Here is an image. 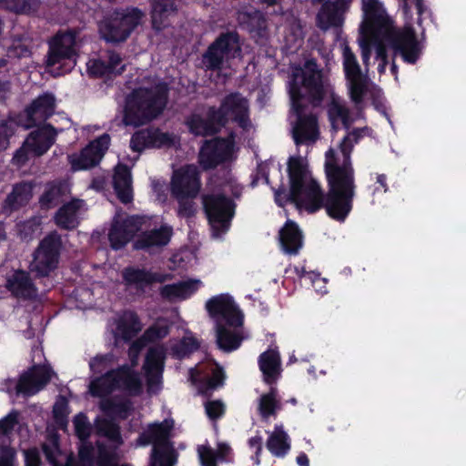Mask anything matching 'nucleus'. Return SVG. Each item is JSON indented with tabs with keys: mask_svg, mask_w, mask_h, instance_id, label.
I'll return each mask as SVG.
<instances>
[{
	"mask_svg": "<svg viewBox=\"0 0 466 466\" xmlns=\"http://www.w3.org/2000/svg\"><path fill=\"white\" fill-rule=\"evenodd\" d=\"M364 132V129L361 130ZM361 131H353L345 137L337 148L326 153L325 169L329 190L324 201L323 192L312 175L307 157H289L288 176L289 192H275L276 202L283 205L291 201L299 210L309 213L324 207L328 215L338 221H344L352 209L355 194L354 170L350 158L354 141Z\"/></svg>",
	"mask_w": 466,
	"mask_h": 466,
	"instance_id": "obj_1",
	"label": "nucleus"
},
{
	"mask_svg": "<svg viewBox=\"0 0 466 466\" xmlns=\"http://www.w3.org/2000/svg\"><path fill=\"white\" fill-rule=\"evenodd\" d=\"M362 8L364 19L360 25L359 44L365 68L370 66L374 48L380 60L378 71L383 74L388 64L387 46L394 49L407 63H415L422 47L412 28L405 27L402 31H397L379 0H362Z\"/></svg>",
	"mask_w": 466,
	"mask_h": 466,
	"instance_id": "obj_2",
	"label": "nucleus"
},
{
	"mask_svg": "<svg viewBox=\"0 0 466 466\" xmlns=\"http://www.w3.org/2000/svg\"><path fill=\"white\" fill-rule=\"evenodd\" d=\"M324 90L322 74L314 60H308L303 67L294 68L289 92L291 109L295 115L292 135L296 144H311L319 136V126L314 115H307L304 107L310 101L320 100Z\"/></svg>",
	"mask_w": 466,
	"mask_h": 466,
	"instance_id": "obj_3",
	"label": "nucleus"
},
{
	"mask_svg": "<svg viewBox=\"0 0 466 466\" xmlns=\"http://www.w3.org/2000/svg\"><path fill=\"white\" fill-rule=\"evenodd\" d=\"M167 101V86L157 77H143L126 97L123 122L142 125L160 115Z\"/></svg>",
	"mask_w": 466,
	"mask_h": 466,
	"instance_id": "obj_4",
	"label": "nucleus"
},
{
	"mask_svg": "<svg viewBox=\"0 0 466 466\" xmlns=\"http://www.w3.org/2000/svg\"><path fill=\"white\" fill-rule=\"evenodd\" d=\"M206 309L215 322L218 345L224 351H233L240 346L246 336L243 332V313L230 294L211 297Z\"/></svg>",
	"mask_w": 466,
	"mask_h": 466,
	"instance_id": "obj_5",
	"label": "nucleus"
},
{
	"mask_svg": "<svg viewBox=\"0 0 466 466\" xmlns=\"http://www.w3.org/2000/svg\"><path fill=\"white\" fill-rule=\"evenodd\" d=\"M230 120L235 121L247 132L252 128L249 119V103L240 94H230L224 97L218 111L209 109L207 120L199 115H193L189 117L187 125L194 135L207 136L218 132L222 125Z\"/></svg>",
	"mask_w": 466,
	"mask_h": 466,
	"instance_id": "obj_6",
	"label": "nucleus"
},
{
	"mask_svg": "<svg viewBox=\"0 0 466 466\" xmlns=\"http://www.w3.org/2000/svg\"><path fill=\"white\" fill-rule=\"evenodd\" d=\"M74 424L76 433L82 441V444L79 448L80 462L76 464L73 457H66L65 466H94L95 464L93 458L95 454V449H93L91 444L85 442V441H86V439L90 436L91 424L84 414L76 415L74 419ZM43 450L46 459L49 461V462H51L53 466L61 465L62 458H65V455H63L59 451L57 437H56V435H51V437L48 438L47 443L43 445ZM96 465L119 466V464L116 463L112 454L105 451L103 447L98 448V459L96 462Z\"/></svg>",
	"mask_w": 466,
	"mask_h": 466,
	"instance_id": "obj_7",
	"label": "nucleus"
},
{
	"mask_svg": "<svg viewBox=\"0 0 466 466\" xmlns=\"http://www.w3.org/2000/svg\"><path fill=\"white\" fill-rule=\"evenodd\" d=\"M143 347L142 339L132 343L128 351L131 365L122 366L116 370L108 371L102 377L92 380L89 385L91 394L105 396L115 390H120L127 395L141 394L143 392V382L134 367L138 363V355Z\"/></svg>",
	"mask_w": 466,
	"mask_h": 466,
	"instance_id": "obj_8",
	"label": "nucleus"
},
{
	"mask_svg": "<svg viewBox=\"0 0 466 466\" xmlns=\"http://www.w3.org/2000/svg\"><path fill=\"white\" fill-rule=\"evenodd\" d=\"M170 188L171 195L178 203L179 216H194L197 210L196 199L201 192V177L198 167L187 164L175 169L171 176Z\"/></svg>",
	"mask_w": 466,
	"mask_h": 466,
	"instance_id": "obj_9",
	"label": "nucleus"
},
{
	"mask_svg": "<svg viewBox=\"0 0 466 466\" xmlns=\"http://www.w3.org/2000/svg\"><path fill=\"white\" fill-rule=\"evenodd\" d=\"M80 47V39L76 31H59L48 40L46 67L48 71L59 76L71 71L76 63Z\"/></svg>",
	"mask_w": 466,
	"mask_h": 466,
	"instance_id": "obj_10",
	"label": "nucleus"
},
{
	"mask_svg": "<svg viewBox=\"0 0 466 466\" xmlns=\"http://www.w3.org/2000/svg\"><path fill=\"white\" fill-rule=\"evenodd\" d=\"M173 425L174 422L170 420H163L161 423H153L140 436L139 444H153L149 466H174L176 464L177 453L168 441Z\"/></svg>",
	"mask_w": 466,
	"mask_h": 466,
	"instance_id": "obj_11",
	"label": "nucleus"
},
{
	"mask_svg": "<svg viewBox=\"0 0 466 466\" xmlns=\"http://www.w3.org/2000/svg\"><path fill=\"white\" fill-rule=\"evenodd\" d=\"M238 57H241L239 36L237 33H227L222 34L208 47L203 62L208 68L216 69L218 74L227 77L231 75L232 61Z\"/></svg>",
	"mask_w": 466,
	"mask_h": 466,
	"instance_id": "obj_12",
	"label": "nucleus"
},
{
	"mask_svg": "<svg viewBox=\"0 0 466 466\" xmlns=\"http://www.w3.org/2000/svg\"><path fill=\"white\" fill-rule=\"evenodd\" d=\"M52 375L49 366H33L20 376L17 382L11 378H0V390H5L8 394L15 392V394L34 395L44 389Z\"/></svg>",
	"mask_w": 466,
	"mask_h": 466,
	"instance_id": "obj_13",
	"label": "nucleus"
},
{
	"mask_svg": "<svg viewBox=\"0 0 466 466\" xmlns=\"http://www.w3.org/2000/svg\"><path fill=\"white\" fill-rule=\"evenodd\" d=\"M63 248L61 236L56 232L48 233L34 251L30 269L38 276H47L57 268Z\"/></svg>",
	"mask_w": 466,
	"mask_h": 466,
	"instance_id": "obj_14",
	"label": "nucleus"
},
{
	"mask_svg": "<svg viewBox=\"0 0 466 466\" xmlns=\"http://www.w3.org/2000/svg\"><path fill=\"white\" fill-rule=\"evenodd\" d=\"M56 133V129L48 124L31 132L13 156V162L22 167L32 157L44 155L54 144Z\"/></svg>",
	"mask_w": 466,
	"mask_h": 466,
	"instance_id": "obj_15",
	"label": "nucleus"
},
{
	"mask_svg": "<svg viewBox=\"0 0 466 466\" xmlns=\"http://www.w3.org/2000/svg\"><path fill=\"white\" fill-rule=\"evenodd\" d=\"M203 204L213 236L220 237L229 228L230 220L234 215V204L229 198L221 195H206L203 197Z\"/></svg>",
	"mask_w": 466,
	"mask_h": 466,
	"instance_id": "obj_16",
	"label": "nucleus"
},
{
	"mask_svg": "<svg viewBox=\"0 0 466 466\" xmlns=\"http://www.w3.org/2000/svg\"><path fill=\"white\" fill-rule=\"evenodd\" d=\"M143 17L144 14L137 8L116 14L113 18L102 22L99 26L101 35L106 41L126 40L135 26L140 25Z\"/></svg>",
	"mask_w": 466,
	"mask_h": 466,
	"instance_id": "obj_17",
	"label": "nucleus"
},
{
	"mask_svg": "<svg viewBox=\"0 0 466 466\" xmlns=\"http://www.w3.org/2000/svg\"><path fill=\"white\" fill-rule=\"evenodd\" d=\"M343 70L350 96L356 104L362 101L366 90L367 78L363 75L355 54L348 45L342 46Z\"/></svg>",
	"mask_w": 466,
	"mask_h": 466,
	"instance_id": "obj_18",
	"label": "nucleus"
},
{
	"mask_svg": "<svg viewBox=\"0 0 466 466\" xmlns=\"http://www.w3.org/2000/svg\"><path fill=\"white\" fill-rule=\"evenodd\" d=\"M235 147L232 138H215L214 140L206 141L200 149L198 162L205 169L214 167L219 162L228 161L233 158Z\"/></svg>",
	"mask_w": 466,
	"mask_h": 466,
	"instance_id": "obj_19",
	"label": "nucleus"
},
{
	"mask_svg": "<svg viewBox=\"0 0 466 466\" xmlns=\"http://www.w3.org/2000/svg\"><path fill=\"white\" fill-rule=\"evenodd\" d=\"M145 221H147V218H138V216L124 218L119 213L116 215L108 234L112 248H123L126 243L130 241L137 231L140 230Z\"/></svg>",
	"mask_w": 466,
	"mask_h": 466,
	"instance_id": "obj_20",
	"label": "nucleus"
},
{
	"mask_svg": "<svg viewBox=\"0 0 466 466\" xmlns=\"http://www.w3.org/2000/svg\"><path fill=\"white\" fill-rule=\"evenodd\" d=\"M110 141L111 138L108 135H102L88 144L79 154L70 155L68 160L72 168L81 170L95 167L105 155Z\"/></svg>",
	"mask_w": 466,
	"mask_h": 466,
	"instance_id": "obj_21",
	"label": "nucleus"
},
{
	"mask_svg": "<svg viewBox=\"0 0 466 466\" xmlns=\"http://www.w3.org/2000/svg\"><path fill=\"white\" fill-rule=\"evenodd\" d=\"M165 350L162 346H153L146 355L143 370L147 378L149 394H157L162 388Z\"/></svg>",
	"mask_w": 466,
	"mask_h": 466,
	"instance_id": "obj_22",
	"label": "nucleus"
},
{
	"mask_svg": "<svg viewBox=\"0 0 466 466\" xmlns=\"http://www.w3.org/2000/svg\"><path fill=\"white\" fill-rule=\"evenodd\" d=\"M189 375L192 383L197 385L202 394L223 384V370L214 362L201 363L190 369Z\"/></svg>",
	"mask_w": 466,
	"mask_h": 466,
	"instance_id": "obj_23",
	"label": "nucleus"
},
{
	"mask_svg": "<svg viewBox=\"0 0 466 466\" xmlns=\"http://www.w3.org/2000/svg\"><path fill=\"white\" fill-rule=\"evenodd\" d=\"M350 3L351 0H336L323 4L318 13L317 25L323 31H328V29L339 31L343 25L344 15Z\"/></svg>",
	"mask_w": 466,
	"mask_h": 466,
	"instance_id": "obj_24",
	"label": "nucleus"
},
{
	"mask_svg": "<svg viewBox=\"0 0 466 466\" xmlns=\"http://www.w3.org/2000/svg\"><path fill=\"white\" fill-rule=\"evenodd\" d=\"M55 110L56 98L54 95L49 92L40 95L25 109L27 122L25 123V127H30L37 123H42L49 116H52Z\"/></svg>",
	"mask_w": 466,
	"mask_h": 466,
	"instance_id": "obj_25",
	"label": "nucleus"
},
{
	"mask_svg": "<svg viewBox=\"0 0 466 466\" xmlns=\"http://www.w3.org/2000/svg\"><path fill=\"white\" fill-rule=\"evenodd\" d=\"M174 142V137L167 132L158 129L147 128L136 132L131 137L130 147L135 152H141L147 147H164Z\"/></svg>",
	"mask_w": 466,
	"mask_h": 466,
	"instance_id": "obj_26",
	"label": "nucleus"
},
{
	"mask_svg": "<svg viewBox=\"0 0 466 466\" xmlns=\"http://www.w3.org/2000/svg\"><path fill=\"white\" fill-rule=\"evenodd\" d=\"M86 67L90 75L105 76L121 74L125 68V65L118 54L109 51L106 60L90 59L86 63Z\"/></svg>",
	"mask_w": 466,
	"mask_h": 466,
	"instance_id": "obj_27",
	"label": "nucleus"
},
{
	"mask_svg": "<svg viewBox=\"0 0 466 466\" xmlns=\"http://www.w3.org/2000/svg\"><path fill=\"white\" fill-rule=\"evenodd\" d=\"M280 247L285 253L297 254L303 245V235L295 221L288 220L279 231Z\"/></svg>",
	"mask_w": 466,
	"mask_h": 466,
	"instance_id": "obj_28",
	"label": "nucleus"
},
{
	"mask_svg": "<svg viewBox=\"0 0 466 466\" xmlns=\"http://www.w3.org/2000/svg\"><path fill=\"white\" fill-rule=\"evenodd\" d=\"M5 286L15 297L32 298L36 294L33 281L24 270H15L7 276Z\"/></svg>",
	"mask_w": 466,
	"mask_h": 466,
	"instance_id": "obj_29",
	"label": "nucleus"
},
{
	"mask_svg": "<svg viewBox=\"0 0 466 466\" xmlns=\"http://www.w3.org/2000/svg\"><path fill=\"white\" fill-rule=\"evenodd\" d=\"M122 276L126 286L136 291H144L150 283L163 282L165 279L162 276L153 275V273L137 269V268H127L123 270Z\"/></svg>",
	"mask_w": 466,
	"mask_h": 466,
	"instance_id": "obj_30",
	"label": "nucleus"
},
{
	"mask_svg": "<svg viewBox=\"0 0 466 466\" xmlns=\"http://www.w3.org/2000/svg\"><path fill=\"white\" fill-rule=\"evenodd\" d=\"M258 365L266 383H274L278 380L282 371L281 359L278 350L269 349V350L260 354Z\"/></svg>",
	"mask_w": 466,
	"mask_h": 466,
	"instance_id": "obj_31",
	"label": "nucleus"
},
{
	"mask_svg": "<svg viewBox=\"0 0 466 466\" xmlns=\"http://www.w3.org/2000/svg\"><path fill=\"white\" fill-rule=\"evenodd\" d=\"M202 285L201 279H192L187 281L177 282L176 284L164 285L160 293L162 297L169 300L187 299L194 292L198 291Z\"/></svg>",
	"mask_w": 466,
	"mask_h": 466,
	"instance_id": "obj_32",
	"label": "nucleus"
},
{
	"mask_svg": "<svg viewBox=\"0 0 466 466\" xmlns=\"http://www.w3.org/2000/svg\"><path fill=\"white\" fill-rule=\"evenodd\" d=\"M83 211H85L84 201H71L59 208L55 217L56 223L60 228H74L78 225Z\"/></svg>",
	"mask_w": 466,
	"mask_h": 466,
	"instance_id": "obj_33",
	"label": "nucleus"
},
{
	"mask_svg": "<svg viewBox=\"0 0 466 466\" xmlns=\"http://www.w3.org/2000/svg\"><path fill=\"white\" fill-rule=\"evenodd\" d=\"M267 449L272 455L283 458L290 449V439L282 424H277L272 431L268 432Z\"/></svg>",
	"mask_w": 466,
	"mask_h": 466,
	"instance_id": "obj_34",
	"label": "nucleus"
},
{
	"mask_svg": "<svg viewBox=\"0 0 466 466\" xmlns=\"http://www.w3.org/2000/svg\"><path fill=\"white\" fill-rule=\"evenodd\" d=\"M114 190L122 202L132 201V176L130 169L122 164L115 168Z\"/></svg>",
	"mask_w": 466,
	"mask_h": 466,
	"instance_id": "obj_35",
	"label": "nucleus"
},
{
	"mask_svg": "<svg viewBox=\"0 0 466 466\" xmlns=\"http://www.w3.org/2000/svg\"><path fill=\"white\" fill-rule=\"evenodd\" d=\"M32 196L33 186L31 183L16 184L5 200L4 211L10 213V211L28 204Z\"/></svg>",
	"mask_w": 466,
	"mask_h": 466,
	"instance_id": "obj_36",
	"label": "nucleus"
},
{
	"mask_svg": "<svg viewBox=\"0 0 466 466\" xmlns=\"http://www.w3.org/2000/svg\"><path fill=\"white\" fill-rule=\"evenodd\" d=\"M142 329L143 325L139 321L137 314L132 313V311H126L116 321L115 336L122 338V339H130V338L135 337Z\"/></svg>",
	"mask_w": 466,
	"mask_h": 466,
	"instance_id": "obj_37",
	"label": "nucleus"
},
{
	"mask_svg": "<svg viewBox=\"0 0 466 466\" xmlns=\"http://www.w3.org/2000/svg\"><path fill=\"white\" fill-rule=\"evenodd\" d=\"M176 11L175 0H157L151 12L152 25L155 29L167 25L168 20Z\"/></svg>",
	"mask_w": 466,
	"mask_h": 466,
	"instance_id": "obj_38",
	"label": "nucleus"
},
{
	"mask_svg": "<svg viewBox=\"0 0 466 466\" xmlns=\"http://www.w3.org/2000/svg\"><path fill=\"white\" fill-rule=\"evenodd\" d=\"M18 416L19 412L11 411L0 420V456L5 451H9L12 453V458H15V451L11 447L10 434L18 423Z\"/></svg>",
	"mask_w": 466,
	"mask_h": 466,
	"instance_id": "obj_39",
	"label": "nucleus"
},
{
	"mask_svg": "<svg viewBox=\"0 0 466 466\" xmlns=\"http://www.w3.org/2000/svg\"><path fill=\"white\" fill-rule=\"evenodd\" d=\"M172 229L169 227H161L159 229L144 233L135 243L137 248H150L154 246L167 245L170 241Z\"/></svg>",
	"mask_w": 466,
	"mask_h": 466,
	"instance_id": "obj_40",
	"label": "nucleus"
},
{
	"mask_svg": "<svg viewBox=\"0 0 466 466\" xmlns=\"http://www.w3.org/2000/svg\"><path fill=\"white\" fill-rule=\"evenodd\" d=\"M328 114L334 129H338L340 125L348 127L350 124V117L341 97L332 95L329 105Z\"/></svg>",
	"mask_w": 466,
	"mask_h": 466,
	"instance_id": "obj_41",
	"label": "nucleus"
},
{
	"mask_svg": "<svg viewBox=\"0 0 466 466\" xmlns=\"http://www.w3.org/2000/svg\"><path fill=\"white\" fill-rule=\"evenodd\" d=\"M238 21L240 25H244L248 31H257L260 34L266 28V19L263 14L259 11H252V13H240L238 14Z\"/></svg>",
	"mask_w": 466,
	"mask_h": 466,
	"instance_id": "obj_42",
	"label": "nucleus"
},
{
	"mask_svg": "<svg viewBox=\"0 0 466 466\" xmlns=\"http://www.w3.org/2000/svg\"><path fill=\"white\" fill-rule=\"evenodd\" d=\"M279 407L280 403L277 398V389L272 388L268 394L261 395L258 401V410L263 418L273 415Z\"/></svg>",
	"mask_w": 466,
	"mask_h": 466,
	"instance_id": "obj_43",
	"label": "nucleus"
},
{
	"mask_svg": "<svg viewBox=\"0 0 466 466\" xmlns=\"http://www.w3.org/2000/svg\"><path fill=\"white\" fill-rule=\"evenodd\" d=\"M100 407L107 415L116 416L117 418H127L130 410H132L130 400L113 402V400H106L101 401Z\"/></svg>",
	"mask_w": 466,
	"mask_h": 466,
	"instance_id": "obj_44",
	"label": "nucleus"
},
{
	"mask_svg": "<svg viewBox=\"0 0 466 466\" xmlns=\"http://www.w3.org/2000/svg\"><path fill=\"white\" fill-rule=\"evenodd\" d=\"M96 431L113 442L114 447L122 443L119 427L108 420H96Z\"/></svg>",
	"mask_w": 466,
	"mask_h": 466,
	"instance_id": "obj_45",
	"label": "nucleus"
},
{
	"mask_svg": "<svg viewBox=\"0 0 466 466\" xmlns=\"http://www.w3.org/2000/svg\"><path fill=\"white\" fill-rule=\"evenodd\" d=\"M31 54L32 42L26 36L14 39L7 51L9 57H30Z\"/></svg>",
	"mask_w": 466,
	"mask_h": 466,
	"instance_id": "obj_46",
	"label": "nucleus"
},
{
	"mask_svg": "<svg viewBox=\"0 0 466 466\" xmlns=\"http://www.w3.org/2000/svg\"><path fill=\"white\" fill-rule=\"evenodd\" d=\"M0 5L11 11L28 14L39 6V0H0Z\"/></svg>",
	"mask_w": 466,
	"mask_h": 466,
	"instance_id": "obj_47",
	"label": "nucleus"
},
{
	"mask_svg": "<svg viewBox=\"0 0 466 466\" xmlns=\"http://www.w3.org/2000/svg\"><path fill=\"white\" fill-rule=\"evenodd\" d=\"M198 343L194 337H185L179 342L173 343L171 346L173 354L177 358H184L186 355L190 354L194 350L198 349Z\"/></svg>",
	"mask_w": 466,
	"mask_h": 466,
	"instance_id": "obj_48",
	"label": "nucleus"
},
{
	"mask_svg": "<svg viewBox=\"0 0 466 466\" xmlns=\"http://www.w3.org/2000/svg\"><path fill=\"white\" fill-rule=\"evenodd\" d=\"M169 331V324L167 321H157L146 331L144 339H160L166 337Z\"/></svg>",
	"mask_w": 466,
	"mask_h": 466,
	"instance_id": "obj_49",
	"label": "nucleus"
},
{
	"mask_svg": "<svg viewBox=\"0 0 466 466\" xmlns=\"http://www.w3.org/2000/svg\"><path fill=\"white\" fill-rule=\"evenodd\" d=\"M61 197V188L57 186H50L48 187L42 198H40V202L43 207L52 208L54 205L58 204Z\"/></svg>",
	"mask_w": 466,
	"mask_h": 466,
	"instance_id": "obj_50",
	"label": "nucleus"
},
{
	"mask_svg": "<svg viewBox=\"0 0 466 466\" xmlns=\"http://www.w3.org/2000/svg\"><path fill=\"white\" fill-rule=\"evenodd\" d=\"M113 356L107 354L106 356H96L89 362V367L93 372H102L107 367L113 364Z\"/></svg>",
	"mask_w": 466,
	"mask_h": 466,
	"instance_id": "obj_51",
	"label": "nucleus"
},
{
	"mask_svg": "<svg viewBox=\"0 0 466 466\" xmlns=\"http://www.w3.org/2000/svg\"><path fill=\"white\" fill-rule=\"evenodd\" d=\"M198 452L203 466H217L216 455L214 450H212L211 447L203 444L198 448Z\"/></svg>",
	"mask_w": 466,
	"mask_h": 466,
	"instance_id": "obj_52",
	"label": "nucleus"
},
{
	"mask_svg": "<svg viewBox=\"0 0 466 466\" xmlns=\"http://www.w3.org/2000/svg\"><path fill=\"white\" fill-rule=\"evenodd\" d=\"M205 410L208 418L216 419L223 415L225 405L221 400H208L205 404Z\"/></svg>",
	"mask_w": 466,
	"mask_h": 466,
	"instance_id": "obj_53",
	"label": "nucleus"
},
{
	"mask_svg": "<svg viewBox=\"0 0 466 466\" xmlns=\"http://www.w3.org/2000/svg\"><path fill=\"white\" fill-rule=\"evenodd\" d=\"M248 445L254 451L256 463L259 464V456L263 450V438L260 435H255L248 440Z\"/></svg>",
	"mask_w": 466,
	"mask_h": 466,
	"instance_id": "obj_54",
	"label": "nucleus"
},
{
	"mask_svg": "<svg viewBox=\"0 0 466 466\" xmlns=\"http://www.w3.org/2000/svg\"><path fill=\"white\" fill-rule=\"evenodd\" d=\"M76 296L80 297L81 299V304L78 305L82 309H86V307H89L92 305L93 299V294L88 289H81L76 291Z\"/></svg>",
	"mask_w": 466,
	"mask_h": 466,
	"instance_id": "obj_55",
	"label": "nucleus"
},
{
	"mask_svg": "<svg viewBox=\"0 0 466 466\" xmlns=\"http://www.w3.org/2000/svg\"><path fill=\"white\" fill-rule=\"evenodd\" d=\"M25 461L26 466H39V453L37 450H25Z\"/></svg>",
	"mask_w": 466,
	"mask_h": 466,
	"instance_id": "obj_56",
	"label": "nucleus"
},
{
	"mask_svg": "<svg viewBox=\"0 0 466 466\" xmlns=\"http://www.w3.org/2000/svg\"><path fill=\"white\" fill-rule=\"evenodd\" d=\"M231 451L230 447L227 443H218V450L215 452V462L217 460H224L229 455Z\"/></svg>",
	"mask_w": 466,
	"mask_h": 466,
	"instance_id": "obj_57",
	"label": "nucleus"
},
{
	"mask_svg": "<svg viewBox=\"0 0 466 466\" xmlns=\"http://www.w3.org/2000/svg\"><path fill=\"white\" fill-rule=\"evenodd\" d=\"M241 186L237 183H233V181H230L228 184H225L222 190L224 193L231 192L233 196L238 197L241 194Z\"/></svg>",
	"mask_w": 466,
	"mask_h": 466,
	"instance_id": "obj_58",
	"label": "nucleus"
},
{
	"mask_svg": "<svg viewBox=\"0 0 466 466\" xmlns=\"http://www.w3.org/2000/svg\"><path fill=\"white\" fill-rule=\"evenodd\" d=\"M10 144L9 137L6 134V127H0V150L6 149Z\"/></svg>",
	"mask_w": 466,
	"mask_h": 466,
	"instance_id": "obj_59",
	"label": "nucleus"
},
{
	"mask_svg": "<svg viewBox=\"0 0 466 466\" xmlns=\"http://www.w3.org/2000/svg\"><path fill=\"white\" fill-rule=\"evenodd\" d=\"M0 466H16L15 458H12V452L5 451L0 457Z\"/></svg>",
	"mask_w": 466,
	"mask_h": 466,
	"instance_id": "obj_60",
	"label": "nucleus"
},
{
	"mask_svg": "<svg viewBox=\"0 0 466 466\" xmlns=\"http://www.w3.org/2000/svg\"><path fill=\"white\" fill-rule=\"evenodd\" d=\"M377 187L374 188V194L380 192L381 190L382 192H387L388 186L386 184V177L385 175H378L377 176Z\"/></svg>",
	"mask_w": 466,
	"mask_h": 466,
	"instance_id": "obj_61",
	"label": "nucleus"
},
{
	"mask_svg": "<svg viewBox=\"0 0 466 466\" xmlns=\"http://www.w3.org/2000/svg\"><path fill=\"white\" fill-rule=\"evenodd\" d=\"M324 279H320V277H316L315 279H313V287L315 290L319 292H326L327 290L324 288Z\"/></svg>",
	"mask_w": 466,
	"mask_h": 466,
	"instance_id": "obj_62",
	"label": "nucleus"
},
{
	"mask_svg": "<svg viewBox=\"0 0 466 466\" xmlns=\"http://www.w3.org/2000/svg\"><path fill=\"white\" fill-rule=\"evenodd\" d=\"M66 410V404L61 400L60 402H56L54 406L53 412L56 416H59L62 418V416L65 413Z\"/></svg>",
	"mask_w": 466,
	"mask_h": 466,
	"instance_id": "obj_63",
	"label": "nucleus"
},
{
	"mask_svg": "<svg viewBox=\"0 0 466 466\" xmlns=\"http://www.w3.org/2000/svg\"><path fill=\"white\" fill-rule=\"evenodd\" d=\"M297 463L299 464L300 466H309V461L307 454H304V452H302L301 454L298 455Z\"/></svg>",
	"mask_w": 466,
	"mask_h": 466,
	"instance_id": "obj_64",
	"label": "nucleus"
}]
</instances>
